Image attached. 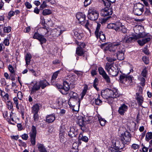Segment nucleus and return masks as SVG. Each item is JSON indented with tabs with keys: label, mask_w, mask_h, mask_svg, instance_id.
Instances as JSON below:
<instances>
[{
	"label": "nucleus",
	"mask_w": 152,
	"mask_h": 152,
	"mask_svg": "<svg viewBox=\"0 0 152 152\" xmlns=\"http://www.w3.org/2000/svg\"><path fill=\"white\" fill-rule=\"evenodd\" d=\"M105 51H109L112 52L113 55L115 56L117 59L119 60H123L124 58V55L125 49L123 46H118L116 47L111 44H109L106 49Z\"/></svg>",
	"instance_id": "f257e3e1"
},
{
	"label": "nucleus",
	"mask_w": 152,
	"mask_h": 152,
	"mask_svg": "<svg viewBox=\"0 0 152 152\" xmlns=\"http://www.w3.org/2000/svg\"><path fill=\"white\" fill-rule=\"evenodd\" d=\"M117 89L114 88L111 90L108 88L103 90L101 91V96L105 99L108 98H115L119 96Z\"/></svg>",
	"instance_id": "f03ea898"
},
{
	"label": "nucleus",
	"mask_w": 152,
	"mask_h": 152,
	"mask_svg": "<svg viewBox=\"0 0 152 152\" xmlns=\"http://www.w3.org/2000/svg\"><path fill=\"white\" fill-rule=\"evenodd\" d=\"M107 27L109 29L114 30L116 31H121L124 33H126L127 30L125 26L120 22L110 23L108 24Z\"/></svg>",
	"instance_id": "7ed1b4c3"
},
{
	"label": "nucleus",
	"mask_w": 152,
	"mask_h": 152,
	"mask_svg": "<svg viewBox=\"0 0 152 152\" xmlns=\"http://www.w3.org/2000/svg\"><path fill=\"white\" fill-rule=\"evenodd\" d=\"M105 69L109 74L113 76H116L118 73V69L115 67L112 64L107 63L105 66Z\"/></svg>",
	"instance_id": "20e7f679"
},
{
	"label": "nucleus",
	"mask_w": 152,
	"mask_h": 152,
	"mask_svg": "<svg viewBox=\"0 0 152 152\" xmlns=\"http://www.w3.org/2000/svg\"><path fill=\"white\" fill-rule=\"evenodd\" d=\"M144 5L139 3L134 5L133 11L134 14L137 15H140L144 11Z\"/></svg>",
	"instance_id": "39448f33"
},
{
	"label": "nucleus",
	"mask_w": 152,
	"mask_h": 152,
	"mask_svg": "<svg viewBox=\"0 0 152 152\" xmlns=\"http://www.w3.org/2000/svg\"><path fill=\"white\" fill-rule=\"evenodd\" d=\"M88 18L92 20H95L97 19L99 16V13L98 11L92 8L88 10Z\"/></svg>",
	"instance_id": "423d86ee"
},
{
	"label": "nucleus",
	"mask_w": 152,
	"mask_h": 152,
	"mask_svg": "<svg viewBox=\"0 0 152 152\" xmlns=\"http://www.w3.org/2000/svg\"><path fill=\"white\" fill-rule=\"evenodd\" d=\"M121 135V140L124 144H127L130 141L131 136L129 132L126 131Z\"/></svg>",
	"instance_id": "0eeeda50"
},
{
	"label": "nucleus",
	"mask_w": 152,
	"mask_h": 152,
	"mask_svg": "<svg viewBox=\"0 0 152 152\" xmlns=\"http://www.w3.org/2000/svg\"><path fill=\"white\" fill-rule=\"evenodd\" d=\"M32 87L31 90V94H32L36 92L37 91L39 90L40 89V86L39 82L33 81L31 82Z\"/></svg>",
	"instance_id": "6e6552de"
},
{
	"label": "nucleus",
	"mask_w": 152,
	"mask_h": 152,
	"mask_svg": "<svg viewBox=\"0 0 152 152\" xmlns=\"http://www.w3.org/2000/svg\"><path fill=\"white\" fill-rule=\"evenodd\" d=\"M87 52L84 50L83 48L80 47H77L76 48V53L79 56H83L84 58H85L87 60L88 54Z\"/></svg>",
	"instance_id": "1a4fd4ad"
},
{
	"label": "nucleus",
	"mask_w": 152,
	"mask_h": 152,
	"mask_svg": "<svg viewBox=\"0 0 152 152\" xmlns=\"http://www.w3.org/2000/svg\"><path fill=\"white\" fill-rule=\"evenodd\" d=\"M113 12L111 7L109 8L106 7L103 9L101 11V14L103 16H107L109 17L108 18H110V16L113 14Z\"/></svg>",
	"instance_id": "9d476101"
},
{
	"label": "nucleus",
	"mask_w": 152,
	"mask_h": 152,
	"mask_svg": "<svg viewBox=\"0 0 152 152\" xmlns=\"http://www.w3.org/2000/svg\"><path fill=\"white\" fill-rule=\"evenodd\" d=\"M76 17L79 21V23L81 24L82 23H83L86 20L85 15L84 13L82 12H79L77 13Z\"/></svg>",
	"instance_id": "9b49d317"
},
{
	"label": "nucleus",
	"mask_w": 152,
	"mask_h": 152,
	"mask_svg": "<svg viewBox=\"0 0 152 152\" xmlns=\"http://www.w3.org/2000/svg\"><path fill=\"white\" fill-rule=\"evenodd\" d=\"M84 118L83 117H80L78 120L77 122V124H79L80 127L81 129L83 131L86 130L85 122H84Z\"/></svg>",
	"instance_id": "f8f14e48"
},
{
	"label": "nucleus",
	"mask_w": 152,
	"mask_h": 152,
	"mask_svg": "<svg viewBox=\"0 0 152 152\" xmlns=\"http://www.w3.org/2000/svg\"><path fill=\"white\" fill-rule=\"evenodd\" d=\"M151 36H148L147 37L142 38L137 41V42L141 46L149 42L151 39Z\"/></svg>",
	"instance_id": "ddd939ff"
},
{
	"label": "nucleus",
	"mask_w": 152,
	"mask_h": 152,
	"mask_svg": "<svg viewBox=\"0 0 152 152\" xmlns=\"http://www.w3.org/2000/svg\"><path fill=\"white\" fill-rule=\"evenodd\" d=\"M128 109V106L125 104H123L119 108L118 112L121 115H124V113L127 111Z\"/></svg>",
	"instance_id": "4468645a"
},
{
	"label": "nucleus",
	"mask_w": 152,
	"mask_h": 152,
	"mask_svg": "<svg viewBox=\"0 0 152 152\" xmlns=\"http://www.w3.org/2000/svg\"><path fill=\"white\" fill-rule=\"evenodd\" d=\"M125 144L122 142L120 143L118 140H116L113 142V146L116 147L118 149H122L124 147Z\"/></svg>",
	"instance_id": "2eb2a0df"
},
{
	"label": "nucleus",
	"mask_w": 152,
	"mask_h": 152,
	"mask_svg": "<svg viewBox=\"0 0 152 152\" xmlns=\"http://www.w3.org/2000/svg\"><path fill=\"white\" fill-rule=\"evenodd\" d=\"M58 88L60 89V92L63 94L65 95L68 93L69 89L67 87H65L63 86L59 85Z\"/></svg>",
	"instance_id": "dca6fc26"
},
{
	"label": "nucleus",
	"mask_w": 152,
	"mask_h": 152,
	"mask_svg": "<svg viewBox=\"0 0 152 152\" xmlns=\"http://www.w3.org/2000/svg\"><path fill=\"white\" fill-rule=\"evenodd\" d=\"M55 119V115L54 114L48 115L46 117L45 121L48 123L53 122Z\"/></svg>",
	"instance_id": "f3484780"
},
{
	"label": "nucleus",
	"mask_w": 152,
	"mask_h": 152,
	"mask_svg": "<svg viewBox=\"0 0 152 152\" xmlns=\"http://www.w3.org/2000/svg\"><path fill=\"white\" fill-rule=\"evenodd\" d=\"M77 134V130H75L74 127H71L68 132V135L71 137L76 136Z\"/></svg>",
	"instance_id": "a211bd4d"
},
{
	"label": "nucleus",
	"mask_w": 152,
	"mask_h": 152,
	"mask_svg": "<svg viewBox=\"0 0 152 152\" xmlns=\"http://www.w3.org/2000/svg\"><path fill=\"white\" fill-rule=\"evenodd\" d=\"M25 61L26 62V66L27 67V66L29 64L31 59L32 58L31 54L29 53H27L25 56Z\"/></svg>",
	"instance_id": "6ab92c4d"
},
{
	"label": "nucleus",
	"mask_w": 152,
	"mask_h": 152,
	"mask_svg": "<svg viewBox=\"0 0 152 152\" xmlns=\"http://www.w3.org/2000/svg\"><path fill=\"white\" fill-rule=\"evenodd\" d=\"M83 23H82L81 25L83 26L84 25L85 27L90 32L91 30L90 29V28L91 26L92 25L90 23V21L88 20H86Z\"/></svg>",
	"instance_id": "aec40b11"
},
{
	"label": "nucleus",
	"mask_w": 152,
	"mask_h": 152,
	"mask_svg": "<svg viewBox=\"0 0 152 152\" xmlns=\"http://www.w3.org/2000/svg\"><path fill=\"white\" fill-rule=\"evenodd\" d=\"M40 87H41L42 89H44L47 86L49 85V83L45 80H43L39 81Z\"/></svg>",
	"instance_id": "412c9836"
},
{
	"label": "nucleus",
	"mask_w": 152,
	"mask_h": 152,
	"mask_svg": "<svg viewBox=\"0 0 152 152\" xmlns=\"http://www.w3.org/2000/svg\"><path fill=\"white\" fill-rule=\"evenodd\" d=\"M37 146L38 150L40 152H47L46 148L43 144L38 143Z\"/></svg>",
	"instance_id": "4be33fe9"
},
{
	"label": "nucleus",
	"mask_w": 152,
	"mask_h": 152,
	"mask_svg": "<svg viewBox=\"0 0 152 152\" xmlns=\"http://www.w3.org/2000/svg\"><path fill=\"white\" fill-rule=\"evenodd\" d=\"M39 110V106L37 104L34 105L31 108V113H38Z\"/></svg>",
	"instance_id": "5701e85b"
},
{
	"label": "nucleus",
	"mask_w": 152,
	"mask_h": 152,
	"mask_svg": "<svg viewBox=\"0 0 152 152\" xmlns=\"http://www.w3.org/2000/svg\"><path fill=\"white\" fill-rule=\"evenodd\" d=\"M97 38H99L100 40L102 42H104L105 41L106 38L104 34L102 31L99 32L98 34V36L96 37Z\"/></svg>",
	"instance_id": "b1692460"
},
{
	"label": "nucleus",
	"mask_w": 152,
	"mask_h": 152,
	"mask_svg": "<svg viewBox=\"0 0 152 152\" xmlns=\"http://www.w3.org/2000/svg\"><path fill=\"white\" fill-rule=\"evenodd\" d=\"M13 100L14 104L16 105V108L17 109L19 110L20 108H21V107L22 105L21 104H19V101L18 100L17 98L16 97H15L13 98Z\"/></svg>",
	"instance_id": "393cba45"
},
{
	"label": "nucleus",
	"mask_w": 152,
	"mask_h": 152,
	"mask_svg": "<svg viewBox=\"0 0 152 152\" xmlns=\"http://www.w3.org/2000/svg\"><path fill=\"white\" fill-rule=\"evenodd\" d=\"M79 140H81L86 142H87L88 141V139L87 137L85 136H83L81 134H80L79 135L78 137Z\"/></svg>",
	"instance_id": "a878e982"
},
{
	"label": "nucleus",
	"mask_w": 152,
	"mask_h": 152,
	"mask_svg": "<svg viewBox=\"0 0 152 152\" xmlns=\"http://www.w3.org/2000/svg\"><path fill=\"white\" fill-rule=\"evenodd\" d=\"M69 95L70 97V99H76L77 98L78 96V94L72 91H70L69 92Z\"/></svg>",
	"instance_id": "bb28decb"
},
{
	"label": "nucleus",
	"mask_w": 152,
	"mask_h": 152,
	"mask_svg": "<svg viewBox=\"0 0 152 152\" xmlns=\"http://www.w3.org/2000/svg\"><path fill=\"white\" fill-rule=\"evenodd\" d=\"M136 99L137 101L138 105L139 106H141L143 102V98L141 96L138 94L136 98Z\"/></svg>",
	"instance_id": "cd10ccee"
},
{
	"label": "nucleus",
	"mask_w": 152,
	"mask_h": 152,
	"mask_svg": "<svg viewBox=\"0 0 152 152\" xmlns=\"http://www.w3.org/2000/svg\"><path fill=\"white\" fill-rule=\"evenodd\" d=\"M127 75H121L120 77V80L121 83H124L127 80Z\"/></svg>",
	"instance_id": "c85d7f7f"
},
{
	"label": "nucleus",
	"mask_w": 152,
	"mask_h": 152,
	"mask_svg": "<svg viewBox=\"0 0 152 152\" xmlns=\"http://www.w3.org/2000/svg\"><path fill=\"white\" fill-rule=\"evenodd\" d=\"M98 120L99 122L100 125L103 126L105 125L106 123V121L104 118H102L100 116L98 117Z\"/></svg>",
	"instance_id": "c756f323"
},
{
	"label": "nucleus",
	"mask_w": 152,
	"mask_h": 152,
	"mask_svg": "<svg viewBox=\"0 0 152 152\" xmlns=\"http://www.w3.org/2000/svg\"><path fill=\"white\" fill-rule=\"evenodd\" d=\"M104 79L106 83L108 84L110 83V79L109 76L106 74L102 76Z\"/></svg>",
	"instance_id": "7c9ffc66"
},
{
	"label": "nucleus",
	"mask_w": 152,
	"mask_h": 152,
	"mask_svg": "<svg viewBox=\"0 0 152 152\" xmlns=\"http://www.w3.org/2000/svg\"><path fill=\"white\" fill-rule=\"evenodd\" d=\"M51 11L48 9H45L42 12V15L44 16L48 15L51 14Z\"/></svg>",
	"instance_id": "2f4dec72"
},
{
	"label": "nucleus",
	"mask_w": 152,
	"mask_h": 152,
	"mask_svg": "<svg viewBox=\"0 0 152 152\" xmlns=\"http://www.w3.org/2000/svg\"><path fill=\"white\" fill-rule=\"evenodd\" d=\"M37 134L36 128L35 126H32L31 129V132L30 134V135L36 136Z\"/></svg>",
	"instance_id": "473e14b6"
},
{
	"label": "nucleus",
	"mask_w": 152,
	"mask_h": 152,
	"mask_svg": "<svg viewBox=\"0 0 152 152\" xmlns=\"http://www.w3.org/2000/svg\"><path fill=\"white\" fill-rule=\"evenodd\" d=\"M100 96L98 94V96L97 99H95V102L96 105H101L102 102V101L100 99Z\"/></svg>",
	"instance_id": "72a5a7b5"
},
{
	"label": "nucleus",
	"mask_w": 152,
	"mask_h": 152,
	"mask_svg": "<svg viewBox=\"0 0 152 152\" xmlns=\"http://www.w3.org/2000/svg\"><path fill=\"white\" fill-rule=\"evenodd\" d=\"M134 39V37H130L125 39L124 38V39H123L122 41H123L125 43H129L131 42Z\"/></svg>",
	"instance_id": "f704fd0d"
},
{
	"label": "nucleus",
	"mask_w": 152,
	"mask_h": 152,
	"mask_svg": "<svg viewBox=\"0 0 152 152\" xmlns=\"http://www.w3.org/2000/svg\"><path fill=\"white\" fill-rule=\"evenodd\" d=\"M98 70L99 74L101 75L102 76L107 74L103 68L102 67H99L98 68Z\"/></svg>",
	"instance_id": "c9c22d12"
},
{
	"label": "nucleus",
	"mask_w": 152,
	"mask_h": 152,
	"mask_svg": "<svg viewBox=\"0 0 152 152\" xmlns=\"http://www.w3.org/2000/svg\"><path fill=\"white\" fill-rule=\"evenodd\" d=\"M87 87H85L83 89V90L82 92L80 94L81 97L80 99H82L84 96L86 95V93L87 91Z\"/></svg>",
	"instance_id": "e433bc0d"
},
{
	"label": "nucleus",
	"mask_w": 152,
	"mask_h": 152,
	"mask_svg": "<svg viewBox=\"0 0 152 152\" xmlns=\"http://www.w3.org/2000/svg\"><path fill=\"white\" fill-rule=\"evenodd\" d=\"M38 40L40 42L41 45L45 43L46 41V39L42 35L40 37Z\"/></svg>",
	"instance_id": "4c0bfd02"
},
{
	"label": "nucleus",
	"mask_w": 152,
	"mask_h": 152,
	"mask_svg": "<svg viewBox=\"0 0 152 152\" xmlns=\"http://www.w3.org/2000/svg\"><path fill=\"white\" fill-rule=\"evenodd\" d=\"M100 26L101 25L100 24L97 23L96 30L94 33L96 37H97L98 36V34H99V30L100 28Z\"/></svg>",
	"instance_id": "58836bf2"
},
{
	"label": "nucleus",
	"mask_w": 152,
	"mask_h": 152,
	"mask_svg": "<svg viewBox=\"0 0 152 152\" xmlns=\"http://www.w3.org/2000/svg\"><path fill=\"white\" fill-rule=\"evenodd\" d=\"M31 139V142L32 145H34L35 144L36 142V136L30 135Z\"/></svg>",
	"instance_id": "ea45409f"
},
{
	"label": "nucleus",
	"mask_w": 152,
	"mask_h": 152,
	"mask_svg": "<svg viewBox=\"0 0 152 152\" xmlns=\"http://www.w3.org/2000/svg\"><path fill=\"white\" fill-rule=\"evenodd\" d=\"M151 36L148 34H146L145 32L140 33L139 34V37L140 38H144L147 37L148 36Z\"/></svg>",
	"instance_id": "a19ab883"
},
{
	"label": "nucleus",
	"mask_w": 152,
	"mask_h": 152,
	"mask_svg": "<svg viewBox=\"0 0 152 152\" xmlns=\"http://www.w3.org/2000/svg\"><path fill=\"white\" fill-rule=\"evenodd\" d=\"M152 139V132H148L146 134L145 139L146 141H148L149 140Z\"/></svg>",
	"instance_id": "79ce46f5"
},
{
	"label": "nucleus",
	"mask_w": 152,
	"mask_h": 152,
	"mask_svg": "<svg viewBox=\"0 0 152 152\" xmlns=\"http://www.w3.org/2000/svg\"><path fill=\"white\" fill-rule=\"evenodd\" d=\"M104 3V5L106 7H108L109 8L111 7H110L111 3L109 0H102Z\"/></svg>",
	"instance_id": "37998d69"
},
{
	"label": "nucleus",
	"mask_w": 152,
	"mask_h": 152,
	"mask_svg": "<svg viewBox=\"0 0 152 152\" xmlns=\"http://www.w3.org/2000/svg\"><path fill=\"white\" fill-rule=\"evenodd\" d=\"M8 69L11 74H14L15 72V70H14V68L12 65H9L8 67Z\"/></svg>",
	"instance_id": "c03bdc74"
},
{
	"label": "nucleus",
	"mask_w": 152,
	"mask_h": 152,
	"mask_svg": "<svg viewBox=\"0 0 152 152\" xmlns=\"http://www.w3.org/2000/svg\"><path fill=\"white\" fill-rule=\"evenodd\" d=\"M98 80L97 78H96L94 79V81L93 86V87L96 89L97 91L98 90V88L97 87V86L98 84Z\"/></svg>",
	"instance_id": "a18cd8bd"
},
{
	"label": "nucleus",
	"mask_w": 152,
	"mask_h": 152,
	"mask_svg": "<svg viewBox=\"0 0 152 152\" xmlns=\"http://www.w3.org/2000/svg\"><path fill=\"white\" fill-rule=\"evenodd\" d=\"M70 79L71 80V81L69 83H70V85H75V80L74 77L72 75L71 76Z\"/></svg>",
	"instance_id": "49530a36"
},
{
	"label": "nucleus",
	"mask_w": 152,
	"mask_h": 152,
	"mask_svg": "<svg viewBox=\"0 0 152 152\" xmlns=\"http://www.w3.org/2000/svg\"><path fill=\"white\" fill-rule=\"evenodd\" d=\"M60 72V71L59 70L57 71L56 72H55L54 74H53L52 77V80H55L57 77L58 74Z\"/></svg>",
	"instance_id": "de8ad7c7"
},
{
	"label": "nucleus",
	"mask_w": 152,
	"mask_h": 152,
	"mask_svg": "<svg viewBox=\"0 0 152 152\" xmlns=\"http://www.w3.org/2000/svg\"><path fill=\"white\" fill-rule=\"evenodd\" d=\"M76 43L79 46L78 47H80L81 48H85L86 46L84 42H76Z\"/></svg>",
	"instance_id": "09e8293b"
},
{
	"label": "nucleus",
	"mask_w": 152,
	"mask_h": 152,
	"mask_svg": "<svg viewBox=\"0 0 152 152\" xmlns=\"http://www.w3.org/2000/svg\"><path fill=\"white\" fill-rule=\"evenodd\" d=\"M7 104L8 106V108L9 110H13V104L10 101L7 102Z\"/></svg>",
	"instance_id": "8fccbe9b"
},
{
	"label": "nucleus",
	"mask_w": 152,
	"mask_h": 152,
	"mask_svg": "<svg viewBox=\"0 0 152 152\" xmlns=\"http://www.w3.org/2000/svg\"><path fill=\"white\" fill-rule=\"evenodd\" d=\"M11 28L10 26L5 27L4 28V32L9 33L11 31Z\"/></svg>",
	"instance_id": "3c124183"
},
{
	"label": "nucleus",
	"mask_w": 152,
	"mask_h": 152,
	"mask_svg": "<svg viewBox=\"0 0 152 152\" xmlns=\"http://www.w3.org/2000/svg\"><path fill=\"white\" fill-rule=\"evenodd\" d=\"M33 118L34 121H37L39 119V116L38 113H34Z\"/></svg>",
	"instance_id": "603ef678"
},
{
	"label": "nucleus",
	"mask_w": 152,
	"mask_h": 152,
	"mask_svg": "<svg viewBox=\"0 0 152 152\" xmlns=\"http://www.w3.org/2000/svg\"><path fill=\"white\" fill-rule=\"evenodd\" d=\"M64 100L62 98H59L57 100V103L59 105L61 106L63 104L64 102Z\"/></svg>",
	"instance_id": "864d4df0"
},
{
	"label": "nucleus",
	"mask_w": 152,
	"mask_h": 152,
	"mask_svg": "<svg viewBox=\"0 0 152 152\" xmlns=\"http://www.w3.org/2000/svg\"><path fill=\"white\" fill-rule=\"evenodd\" d=\"M42 35L37 32H36L34 34V35L33 37V38L34 39H37L38 40L40 37Z\"/></svg>",
	"instance_id": "5fc2aeb1"
},
{
	"label": "nucleus",
	"mask_w": 152,
	"mask_h": 152,
	"mask_svg": "<svg viewBox=\"0 0 152 152\" xmlns=\"http://www.w3.org/2000/svg\"><path fill=\"white\" fill-rule=\"evenodd\" d=\"M142 60L145 64H148L149 59L146 56H143L142 57Z\"/></svg>",
	"instance_id": "6e6d98bb"
},
{
	"label": "nucleus",
	"mask_w": 152,
	"mask_h": 152,
	"mask_svg": "<svg viewBox=\"0 0 152 152\" xmlns=\"http://www.w3.org/2000/svg\"><path fill=\"white\" fill-rule=\"evenodd\" d=\"M15 15V12L12 11H11L9 12L8 13V18L10 20L12 16H14Z\"/></svg>",
	"instance_id": "4d7b16f0"
},
{
	"label": "nucleus",
	"mask_w": 152,
	"mask_h": 152,
	"mask_svg": "<svg viewBox=\"0 0 152 152\" xmlns=\"http://www.w3.org/2000/svg\"><path fill=\"white\" fill-rule=\"evenodd\" d=\"M70 84H69L67 82H66V81H64L63 82V86L65 87H67V88H68V89L69 90L70 89Z\"/></svg>",
	"instance_id": "13d9d810"
},
{
	"label": "nucleus",
	"mask_w": 152,
	"mask_h": 152,
	"mask_svg": "<svg viewBox=\"0 0 152 152\" xmlns=\"http://www.w3.org/2000/svg\"><path fill=\"white\" fill-rule=\"evenodd\" d=\"M18 141L20 143V144L19 145L20 146H22L24 147H26V144L25 142L22 141L20 140H19Z\"/></svg>",
	"instance_id": "bf43d9fd"
},
{
	"label": "nucleus",
	"mask_w": 152,
	"mask_h": 152,
	"mask_svg": "<svg viewBox=\"0 0 152 152\" xmlns=\"http://www.w3.org/2000/svg\"><path fill=\"white\" fill-rule=\"evenodd\" d=\"M25 5L27 9H30L32 7V5L28 1H26L25 2Z\"/></svg>",
	"instance_id": "052dcab7"
},
{
	"label": "nucleus",
	"mask_w": 152,
	"mask_h": 152,
	"mask_svg": "<svg viewBox=\"0 0 152 152\" xmlns=\"http://www.w3.org/2000/svg\"><path fill=\"white\" fill-rule=\"evenodd\" d=\"M109 45L107 43H105L102 44L100 45V48L102 49H106L108 45Z\"/></svg>",
	"instance_id": "680f3d73"
},
{
	"label": "nucleus",
	"mask_w": 152,
	"mask_h": 152,
	"mask_svg": "<svg viewBox=\"0 0 152 152\" xmlns=\"http://www.w3.org/2000/svg\"><path fill=\"white\" fill-rule=\"evenodd\" d=\"M3 42L6 46H8L10 44L9 40L7 38L4 39Z\"/></svg>",
	"instance_id": "e2e57ef3"
},
{
	"label": "nucleus",
	"mask_w": 152,
	"mask_h": 152,
	"mask_svg": "<svg viewBox=\"0 0 152 152\" xmlns=\"http://www.w3.org/2000/svg\"><path fill=\"white\" fill-rule=\"evenodd\" d=\"M116 60V58H112L110 57L107 58V60L109 62H112Z\"/></svg>",
	"instance_id": "0e129e2a"
},
{
	"label": "nucleus",
	"mask_w": 152,
	"mask_h": 152,
	"mask_svg": "<svg viewBox=\"0 0 152 152\" xmlns=\"http://www.w3.org/2000/svg\"><path fill=\"white\" fill-rule=\"evenodd\" d=\"M147 71L146 69H144L142 73L141 74L143 77H146L147 74Z\"/></svg>",
	"instance_id": "69168bd1"
},
{
	"label": "nucleus",
	"mask_w": 152,
	"mask_h": 152,
	"mask_svg": "<svg viewBox=\"0 0 152 152\" xmlns=\"http://www.w3.org/2000/svg\"><path fill=\"white\" fill-rule=\"evenodd\" d=\"M91 0H85L84 2V5L85 7H87L91 3Z\"/></svg>",
	"instance_id": "338daca9"
},
{
	"label": "nucleus",
	"mask_w": 152,
	"mask_h": 152,
	"mask_svg": "<svg viewBox=\"0 0 152 152\" xmlns=\"http://www.w3.org/2000/svg\"><path fill=\"white\" fill-rule=\"evenodd\" d=\"M17 96L18 99L21 100L23 98V96L21 92H19L17 94Z\"/></svg>",
	"instance_id": "774afa93"
}]
</instances>
